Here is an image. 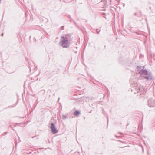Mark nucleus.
<instances>
[{
    "instance_id": "nucleus-1",
    "label": "nucleus",
    "mask_w": 155,
    "mask_h": 155,
    "mask_svg": "<svg viewBox=\"0 0 155 155\" xmlns=\"http://www.w3.org/2000/svg\"><path fill=\"white\" fill-rule=\"evenodd\" d=\"M62 40L60 42V45L63 48L68 47L70 45L71 40V35H65L64 36L61 37Z\"/></svg>"
},
{
    "instance_id": "nucleus-2",
    "label": "nucleus",
    "mask_w": 155,
    "mask_h": 155,
    "mask_svg": "<svg viewBox=\"0 0 155 155\" xmlns=\"http://www.w3.org/2000/svg\"><path fill=\"white\" fill-rule=\"evenodd\" d=\"M143 69H141L140 71L139 72L140 74L145 79L147 80H151L152 79V76L150 73H148V71L146 69H144V66Z\"/></svg>"
},
{
    "instance_id": "nucleus-3",
    "label": "nucleus",
    "mask_w": 155,
    "mask_h": 155,
    "mask_svg": "<svg viewBox=\"0 0 155 155\" xmlns=\"http://www.w3.org/2000/svg\"><path fill=\"white\" fill-rule=\"evenodd\" d=\"M148 105L149 107H154L155 106V100L149 99L147 101Z\"/></svg>"
},
{
    "instance_id": "nucleus-4",
    "label": "nucleus",
    "mask_w": 155,
    "mask_h": 155,
    "mask_svg": "<svg viewBox=\"0 0 155 155\" xmlns=\"http://www.w3.org/2000/svg\"><path fill=\"white\" fill-rule=\"evenodd\" d=\"M51 131L54 134H56L58 131L55 127V125L54 123H52L51 126Z\"/></svg>"
},
{
    "instance_id": "nucleus-5",
    "label": "nucleus",
    "mask_w": 155,
    "mask_h": 155,
    "mask_svg": "<svg viewBox=\"0 0 155 155\" xmlns=\"http://www.w3.org/2000/svg\"><path fill=\"white\" fill-rule=\"evenodd\" d=\"M133 85V86L135 87L136 89H139L140 90V86L139 85V84L137 83H136V84H135L134 85Z\"/></svg>"
},
{
    "instance_id": "nucleus-6",
    "label": "nucleus",
    "mask_w": 155,
    "mask_h": 155,
    "mask_svg": "<svg viewBox=\"0 0 155 155\" xmlns=\"http://www.w3.org/2000/svg\"><path fill=\"white\" fill-rule=\"evenodd\" d=\"M80 114V112L78 111H75L74 113V115L75 116H78Z\"/></svg>"
},
{
    "instance_id": "nucleus-7",
    "label": "nucleus",
    "mask_w": 155,
    "mask_h": 155,
    "mask_svg": "<svg viewBox=\"0 0 155 155\" xmlns=\"http://www.w3.org/2000/svg\"><path fill=\"white\" fill-rule=\"evenodd\" d=\"M68 117V115H63L62 116V119H65Z\"/></svg>"
},
{
    "instance_id": "nucleus-8",
    "label": "nucleus",
    "mask_w": 155,
    "mask_h": 155,
    "mask_svg": "<svg viewBox=\"0 0 155 155\" xmlns=\"http://www.w3.org/2000/svg\"><path fill=\"white\" fill-rule=\"evenodd\" d=\"M141 67L140 66H137V69L138 70V71H140L141 69Z\"/></svg>"
},
{
    "instance_id": "nucleus-9",
    "label": "nucleus",
    "mask_w": 155,
    "mask_h": 155,
    "mask_svg": "<svg viewBox=\"0 0 155 155\" xmlns=\"http://www.w3.org/2000/svg\"><path fill=\"white\" fill-rule=\"evenodd\" d=\"M64 26H62L60 28L61 30H63L64 29Z\"/></svg>"
},
{
    "instance_id": "nucleus-10",
    "label": "nucleus",
    "mask_w": 155,
    "mask_h": 155,
    "mask_svg": "<svg viewBox=\"0 0 155 155\" xmlns=\"http://www.w3.org/2000/svg\"><path fill=\"white\" fill-rule=\"evenodd\" d=\"M8 132H5L3 133V135H5L7 134Z\"/></svg>"
},
{
    "instance_id": "nucleus-11",
    "label": "nucleus",
    "mask_w": 155,
    "mask_h": 155,
    "mask_svg": "<svg viewBox=\"0 0 155 155\" xmlns=\"http://www.w3.org/2000/svg\"><path fill=\"white\" fill-rule=\"evenodd\" d=\"M98 30V29H96V31H97V34H99V33L100 31H97Z\"/></svg>"
},
{
    "instance_id": "nucleus-12",
    "label": "nucleus",
    "mask_w": 155,
    "mask_h": 155,
    "mask_svg": "<svg viewBox=\"0 0 155 155\" xmlns=\"http://www.w3.org/2000/svg\"><path fill=\"white\" fill-rule=\"evenodd\" d=\"M51 91V90H49L47 92H50Z\"/></svg>"
},
{
    "instance_id": "nucleus-13",
    "label": "nucleus",
    "mask_w": 155,
    "mask_h": 155,
    "mask_svg": "<svg viewBox=\"0 0 155 155\" xmlns=\"http://www.w3.org/2000/svg\"><path fill=\"white\" fill-rule=\"evenodd\" d=\"M35 70H37V67H35Z\"/></svg>"
},
{
    "instance_id": "nucleus-14",
    "label": "nucleus",
    "mask_w": 155,
    "mask_h": 155,
    "mask_svg": "<svg viewBox=\"0 0 155 155\" xmlns=\"http://www.w3.org/2000/svg\"><path fill=\"white\" fill-rule=\"evenodd\" d=\"M134 15H135V16H137V13H134Z\"/></svg>"
},
{
    "instance_id": "nucleus-15",
    "label": "nucleus",
    "mask_w": 155,
    "mask_h": 155,
    "mask_svg": "<svg viewBox=\"0 0 155 155\" xmlns=\"http://www.w3.org/2000/svg\"><path fill=\"white\" fill-rule=\"evenodd\" d=\"M3 35H4V34H3V33H2V34H1V36H3Z\"/></svg>"
},
{
    "instance_id": "nucleus-16",
    "label": "nucleus",
    "mask_w": 155,
    "mask_h": 155,
    "mask_svg": "<svg viewBox=\"0 0 155 155\" xmlns=\"http://www.w3.org/2000/svg\"><path fill=\"white\" fill-rule=\"evenodd\" d=\"M29 64V66H30V70H31V66H30V64Z\"/></svg>"
},
{
    "instance_id": "nucleus-17",
    "label": "nucleus",
    "mask_w": 155,
    "mask_h": 155,
    "mask_svg": "<svg viewBox=\"0 0 155 155\" xmlns=\"http://www.w3.org/2000/svg\"><path fill=\"white\" fill-rule=\"evenodd\" d=\"M1 0H0V4L1 3Z\"/></svg>"
},
{
    "instance_id": "nucleus-18",
    "label": "nucleus",
    "mask_w": 155,
    "mask_h": 155,
    "mask_svg": "<svg viewBox=\"0 0 155 155\" xmlns=\"http://www.w3.org/2000/svg\"><path fill=\"white\" fill-rule=\"evenodd\" d=\"M25 15H27V14H26V13H25Z\"/></svg>"
},
{
    "instance_id": "nucleus-19",
    "label": "nucleus",
    "mask_w": 155,
    "mask_h": 155,
    "mask_svg": "<svg viewBox=\"0 0 155 155\" xmlns=\"http://www.w3.org/2000/svg\"><path fill=\"white\" fill-rule=\"evenodd\" d=\"M124 5H125V4H124Z\"/></svg>"
}]
</instances>
